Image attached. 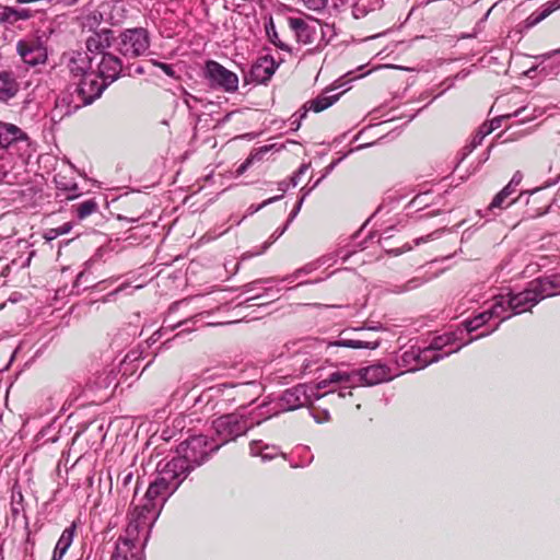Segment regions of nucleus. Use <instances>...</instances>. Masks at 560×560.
<instances>
[{
	"mask_svg": "<svg viewBox=\"0 0 560 560\" xmlns=\"http://www.w3.org/2000/svg\"><path fill=\"white\" fill-rule=\"evenodd\" d=\"M302 2L306 9L322 12L326 8L328 0H302Z\"/></svg>",
	"mask_w": 560,
	"mask_h": 560,
	"instance_id": "32",
	"label": "nucleus"
},
{
	"mask_svg": "<svg viewBox=\"0 0 560 560\" xmlns=\"http://www.w3.org/2000/svg\"><path fill=\"white\" fill-rule=\"evenodd\" d=\"M289 27L294 32L298 43L311 44L313 42L314 30L300 18H289Z\"/></svg>",
	"mask_w": 560,
	"mask_h": 560,
	"instance_id": "19",
	"label": "nucleus"
},
{
	"mask_svg": "<svg viewBox=\"0 0 560 560\" xmlns=\"http://www.w3.org/2000/svg\"><path fill=\"white\" fill-rule=\"evenodd\" d=\"M498 302L502 303V310L504 308V305H506L513 314H522L530 311L539 301L534 294L532 287L528 284L527 288L520 293H509L506 295L499 296Z\"/></svg>",
	"mask_w": 560,
	"mask_h": 560,
	"instance_id": "9",
	"label": "nucleus"
},
{
	"mask_svg": "<svg viewBox=\"0 0 560 560\" xmlns=\"http://www.w3.org/2000/svg\"><path fill=\"white\" fill-rule=\"evenodd\" d=\"M388 253L394 254L395 256H398L402 253L400 249H386Z\"/></svg>",
	"mask_w": 560,
	"mask_h": 560,
	"instance_id": "42",
	"label": "nucleus"
},
{
	"mask_svg": "<svg viewBox=\"0 0 560 560\" xmlns=\"http://www.w3.org/2000/svg\"><path fill=\"white\" fill-rule=\"evenodd\" d=\"M270 149V145H264L253 150L248 158L237 167L236 175L241 176L256 162H262Z\"/></svg>",
	"mask_w": 560,
	"mask_h": 560,
	"instance_id": "25",
	"label": "nucleus"
},
{
	"mask_svg": "<svg viewBox=\"0 0 560 560\" xmlns=\"http://www.w3.org/2000/svg\"><path fill=\"white\" fill-rule=\"evenodd\" d=\"M551 11L552 10L550 8H546L539 12L536 11L528 16L527 21L530 25H535L545 20L551 13Z\"/></svg>",
	"mask_w": 560,
	"mask_h": 560,
	"instance_id": "33",
	"label": "nucleus"
},
{
	"mask_svg": "<svg viewBox=\"0 0 560 560\" xmlns=\"http://www.w3.org/2000/svg\"><path fill=\"white\" fill-rule=\"evenodd\" d=\"M330 396H337L338 398H342V399L352 397L353 396L352 384L351 383L345 384L342 387L339 388V390H337L335 388L329 389L328 392L323 394L320 398H327Z\"/></svg>",
	"mask_w": 560,
	"mask_h": 560,
	"instance_id": "30",
	"label": "nucleus"
},
{
	"mask_svg": "<svg viewBox=\"0 0 560 560\" xmlns=\"http://www.w3.org/2000/svg\"><path fill=\"white\" fill-rule=\"evenodd\" d=\"M278 63L271 56H262L252 67V78L255 82L266 84L278 68Z\"/></svg>",
	"mask_w": 560,
	"mask_h": 560,
	"instance_id": "14",
	"label": "nucleus"
},
{
	"mask_svg": "<svg viewBox=\"0 0 560 560\" xmlns=\"http://www.w3.org/2000/svg\"><path fill=\"white\" fill-rule=\"evenodd\" d=\"M56 3L62 4L63 7H72L79 2V0H55Z\"/></svg>",
	"mask_w": 560,
	"mask_h": 560,
	"instance_id": "39",
	"label": "nucleus"
},
{
	"mask_svg": "<svg viewBox=\"0 0 560 560\" xmlns=\"http://www.w3.org/2000/svg\"><path fill=\"white\" fill-rule=\"evenodd\" d=\"M13 13L16 15V20H26L30 18V14L26 10H21V11L14 10Z\"/></svg>",
	"mask_w": 560,
	"mask_h": 560,
	"instance_id": "36",
	"label": "nucleus"
},
{
	"mask_svg": "<svg viewBox=\"0 0 560 560\" xmlns=\"http://www.w3.org/2000/svg\"><path fill=\"white\" fill-rule=\"evenodd\" d=\"M75 533V526L71 525L63 529L59 537L50 560H62L68 549L72 545Z\"/></svg>",
	"mask_w": 560,
	"mask_h": 560,
	"instance_id": "21",
	"label": "nucleus"
},
{
	"mask_svg": "<svg viewBox=\"0 0 560 560\" xmlns=\"http://www.w3.org/2000/svg\"><path fill=\"white\" fill-rule=\"evenodd\" d=\"M351 381H352V378L349 373L338 371V372L330 373L325 380L320 381L318 383L317 387L320 389H325L330 385H334V384L345 385V384L351 383Z\"/></svg>",
	"mask_w": 560,
	"mask_h": 560,
	"instance_id": "27",
	"label": "nucleus"
},
{
	"mask_svg": "<svg viewBox=\"0 0 560 560\" xmlns=\"http://www.w3.org/2000/svg\"><path fill=\"white\" fill-rule=\"evenodd\" d=\"M502 307V303L495 302L491 310L482 312L471 319L466 322V328L468 331H474L483 326L493 315L499 316V310Z\"/></svg>",
	"mask_w": 560,
	"mask_h": 560,
	"instance_id": "23",
	"label": "nucleus"
},
{
	"mask_svg": "<svg viewBox=\"0 0 560 560\" xmlns=\"http://www.w3.org/2000/svg\"><path fill=\"white\" fill-rule=\"evenodd\" d=\"M509 197H506V191H499L494 198L492 199L490 206H489V209L492 210L494 208H498V209H504L506 207H509L510 205L514 203L516 201V199L510 201V202H506V199Z\"/></svg>",
	"mask_w": 560,
	"mask_h": 560,
	"instance_id": "31",
	"label": "nucleus"
},
{
	"mask_svg": "<svg viewBox=\"0 0 560 560\" xmlns=\"http://www.w3.org/2000/svg\"><path fill=\"white\" fill-rule=\"evenodd\" d=\"M92 59L82 52H75L69 60L68 68L73 77L79 79L90 73Z\"/></svg>",
	"mask_w": 560,
	"mask_h": 560,
	"instance_id": "22",
	"label": "nucleus"
},
{
	"mask_svg": "<svg viewBox=\"0 0 560 560\" xmlns=\"http://www.w3.org/2000/svg\"><path fill=\"white\" fill-rule=\"evenodd\" d=\"M380 346V338L374 329H354L350 336H341L337 341L329 345V348L351 349H376Z\"/></svg>",
	"mask_w": 560,
	"mask_h": 560,
	"instance_id": "7",
	"label": "nucleus"
},
{
	"mask_svg": "<svg viewBox=\"0 0 560 560\" xmlns=\"http://www.w3.org/2000/svg\"><path fill=\"white\" fill-rule=\"evenodd\" d=\"M427 197V194L424 195H417L411 201H410V205L411 206H415V207H420L423 201H424V198Z\"/></svg>",
	"mask_w": 560,
	"mask_h": 560,
	"instance_id": "35",
	"label": "nucleus"
},
{
	"mask_svg": "<svg viewBox=\"0 0 560 560\" xmlns=\"http://www.w3.org/2000/svg\"><path fill=\"white\" fill-rule=\"evenodd\" d=\"M160 510L155 506V503L145 501L142 505L135 506L130 513V521L127 527L128 535L138 533L140 527H145L155 520Z\"/></svg>",
	"mask_w": 560,
	"mask_h": 560,
	"instance_id": "11",
	"label": "nucleus"
},
{
	"mask_svg": "<svg viewBox=\"0 0 560 560\" xmlns=\"http://www.w3.org/2000/svg\"><path fill=\"white\" fill-rule=\"evenodd\" d=\"M551 207V200L546 198L540 189L532 192L526 201L525 215L527 219H536L546 214Z\"/></svg>",
	"mask_w": 560,
	"mask_h": 560,
	"instance_id": "15",
	"label": "nucleus"
},
{
	"mask_svg": "<svg viewBox=\"0 0 560 560\" xmlns=\"http://www.w3.org/2000/svg\"><path fill=\"white\" fill-rule=\"evenodd\" d=\"M538 301L560 294V273L539 277L529 282Z\"/></svg>",
	"mask_w": 560,
	"mask_h": 560,
	"instance_id": "12",
	"label": "nucleus"
},
{
	"mask_svg": "<svg viewBox=\"0 0 560 560\" xmlns=\"http://www.w3.org/2000/svg\"><path fill=\"white\" fill-rule=\"evenodd\" d=\"M434 233L428 234L427 236H421L415 240V245H420L422 243L429 242Z\"/></svg>",
	"mask_w": 560,
	"mask_h": 560,
	"instance_id": "38",
	"label": "nucleus"
},
{
	"mask_svg": "<svg viewBox=\"0 0 560 560\" xmlns=\"http://www.w3.org/2000/svg\"><path fill=\"white\" fill-rule=\"evenodd\" d=\"M205 77L210 85L221 89L228 93H233L238 89V77L236 73L228 70L215 60H208L205 65Z\"/></svg>",
	"mask_w": 560,
	"mask_h": 560,
	"instance_id": "5",
	"label": "nucleus"
},
{
	"mask_svg": "<svg viewBox=\"0 0 560 560\" xmlns=\"http://www.w3.org/2000/svg\"><path fill=\"white\" fill-rule=\"evenodd\" d=\"M265 28H266V34L268 36V39L275 46H277L281 50L291 51L290 46L280 38L279 33L276 30L275 22H273V20L271 18L269 20V23L266 24Z\"/></svg>",
	"mask_w": 560,
	"mask_h": 560,
	"instance_id": "28",
	"label": "nucleus"
},
{
	"mask_svg": "<svg viewBox=\"0 0 560 560\" xmlns=\"http://www.w3.org/2000/svg\"><path fill=\"white\" fill-rule=\"evenodd\" d=\"M339 98V95H332V96H325L319 95L313 101L310 102V108L314 110L315 113H320L331 106Z\"/></svg>",
	"mask_w": 560,
	"mask_h": 560,
	"instance_id": "29",
	"label": "nucleus"
},
{
	"mask_svg": "<svg viewBox=\"0 0 560 560\" xmlns=\"http://www.w3.org/2000/svg\"><path fill=\"white\" fill-rule=\"evenodd\" d=\"M439 347H427L424 349L411 347L401 355V361L409 370H421L429 364L439 361L440 355L436 353Z\"/></svg>",
	"mask_w": 560,
	"mask_h": 560,
	"instance_id": "10",
	"label": "nucleus"
},
{
	"mask_svg": "<svg viewBox=\"0 0 560 560\" xmlns=\"http://www.w3.org/2000/svg\"><path fill=\"white\" fill-rule=\"evenodd\" d=\"M110 32L94 33L86 39V48L91 52H101L103 55L104 49L110 46L109 42Z\"/></svg>",
	"mask_w": 560,
	"mask_h": 560,
	"instance_id": "24",
	"label": "nucleus"
},
{
	"mask_svg": "<svg viewBox=\"0 0 560 560\" xmlns=\"http://www.w3.org/2000/svg\"><path fill=\"white\" fill-rule=\"evenodd\" d=\"M149 48V32L143 27L127 28L116 38V49L129 59L143 56Z\"/></svg>",
	"mask_w": 560,
	"mask_h": 560,
	"instance_id": "2",
	"label": "nucleus"
},
{
	"mask_svg": "<svg viewBox=\"0 0 560 560\" xmlns=\"http://www.w3.org/2000/svg\"><path fill=\"white\" fill-rule=\"evenodd\" d=\"M501 191H506V197H510L514 191V188L512 187V182L509 183Z\"/></svg>",
	"mask_w": 560,
	"mask_h": 560,
	"instance_id": "40",
	"label": "nucleus"
},
{
	"mask_svg": "<svg viewBox=\"0 0 560 560\" xmlns=\"http://www.w3.org/2000/svg\"><path fill=\"white\" fill-rule=\"evenodd\" d=\"M19 92V83L11 71H0V101L7 102Z\"/></svg>",
	"mask_w": 560,
	"mask_h": 560,
	"instance_id": "20",
	"label": "nucleus"
},
{
	"mask_svg": "<svg viewBox=\"0 0 560 560\" xmlns=\"http://www.w3.org/2000/svg\"><path fill=\"white\" fill-rule=\"evenodd\" d=\"M71 229H72V223L71 222H66V223H63V224H61V225H59V226H57L55 229H51L49 231V234H50L49 238H54V237H57L59 235L67 234V233H69L71 231Z\"/></svg>",
	"mask_w": 560,
	"mask_h": 560,
	"instance_id": "34",
	"label": "nucleus"
},
{
	"mask_svg": "<svg viewBox=\"0 0 560 560\" xmlns=\"http://www.w3.org/2000/svg\"><path fill=\"white\" fill-rule=\"evenodd\" d=\"M98 210V202L94 198L85 199L72 205V211L78 219L84 220Z\"/></svg>",
	"mask_w": 560,
	"mask_h": 560,
	"instance_id": "26",
	"label": "nucleus"
},
{
	"mask_svg": "<svg viewBox=\"0 0 560 560\" xmlns=\"http://www.w3.org/2000/svg\"><path fill=\"white\" fill-rule=\"evenodd\" d=\"M122 71L121 60L112 52H103L101 62L98 63L97 75L108 85L119 79Z\"/></svg>",
	"mask_w": 560,
	"mask_h": 560,
	"instance_id": "13",
	"label": "nucleus"
},
{
	"mask_svg": "<svg viewBox=\"0 0 560 560\" xmlns=\"http://www.w3.org/2000/svg\"><path fill=\"white\" fill-rule=\"evenodd\" d=\"M212 425L223 443L244 435L252 427L246 417L235 412L217 418Z\"/></svg>",
	"mask_w": 560,
	"mask_h": 560,
	"instance_id": "4",
	"label": "nucleus"
},
{
	"mask_svg": "<svg viewBox=\"0 0 560 560\" xmlns=\"http://www.w3.org/2000/svg\"><path fill=\"white\" fill-rule=\"evenodd\" d=\"M360 377L365 385L372 386L393 380L394 375L385 364H373L360 370Z\"/></svg>",
	"mask_w": 560,
	"mask_h": 560,
	"instance_id": "16",
	"label": "nucleus"
},
{
	"mask_svg": "<svg viewBox=\"0 0 560 560\" xmlns=\"http://www.w3.org/2000/svg\"><path fill=\"white\" fill-rule=\"evenodd\" d=\"M107 86L108 82L103 81L96 72L91 71L75 83L74 94L81 104L86 106L100 98Z\"/></svg>",
	"mask_w": 560,
	"mask_h": 560,
	"instance_id": "6",
	"label": "nucleus"
},
{
	"mask_svg": "<svg viewBox=\"0 0 560 560\" xmlns=\"http://www.w3.org/2000/svg\"><path fill=\"white\" fill-rule=\"evenodd\" d=\"M158 66L167 74V75H173L174 74V71L172 69V67L167 63H158Z\"/></svg>",
	"mask_w": 560,
	"mask_h": 560,
	"instance_id": "37",
	"label": "nucleus"
},
{
	"mask_svg": "<svg viewBox=\"0 0 560 560\" xmlns=\"http://www.w3.org/2000/svg\"><path fill=\"white\" fill-rule=\"evenodd\" d=\"M27 135L18 126L0 121V147L8 149L13 143L27 140Z\"/></svg>",
	"mask_w": 560,
	"mask_h": 560,
	"instance_id": "18",
	"label": "nucleus"
},
{
	"mask_svg": "<svg viewBox=\"0 0 560 560\" xmlns=\"http://www.w3.org/2000/svg\"><path fill=\"white\" fill-rule=\"evenodd\" d=\"M113 560H141L139 558V548L133 538L119 537L116 541Z\"/></svg>",
	"mask_w": 560,
	"mask_h": 560,
	"instance_id": "17",
	"label": "nucleus"
},
{
	"mask_svg": "<svg viewBox=\"0 0 560 560\" xmlns=\"http://www.w3.org/2000/svg\"><path fill=\"white\" fill-rule=\"evenodd\" d=\"M294 397V392L289 389L284 393V399L288 401V402H292V398Z\"/></svg>",
	"mask_w": 560,
	"mask_h": 560,
	"instance_id": "41",
	"label": "nucleus"
},
{
	"mask_svg": "<svg viewBox=\"0 0 560 560\" xmlns=\"http://www.w3.org/2000/svg\"><path fill=\"white\" fill-rule=\"evenodd\" d=\"M184 454L182 456L174 457L173 459L185 460V469H183V476L186 479L189 472L196 467L200 466L209 456L211 452H214L218 447L210 446L208 448V440L203 435H196L190 438L180 444Z\"/></svg>",
	"mask_w": 560,
	"mask_h": 560,
	"instance_id": "3",
	"label": "nucleus"
},
{
	"mask_svg": "<svg viewBox=\"0 0 560 560\" xmlns=\"http://www.w3.org/2000/svg\"><path fill=\"white\" fill-rule=\"evenodd\" d=\"M16 51L22 61L31 67L44 65L47 61V50L39 38L19 40Z\"/></svg>",
	"mask_w": 560,
	"mask_h": 560,
	"instance_id": "8",
	"label": "nucleus"
},
{
	"mask_svg": "<svg viewBox=\"0 0 560 560\" xmlns=\"http://www.w3.org/2000/svg\"><path fill=\"white\" fill-rule=\"evenodd\" d=\"M183 459H171L159 471L156 479L150 483L144 500L155 503V506L161 511L167 498L174 493L180 483L185 480L183 469L186 466Z\"/></svg>",
	"mask_w": 560,
	"mask_h": 560,
	"instance_id": "1",
	"label": "nucleus"
}]
</instances>
